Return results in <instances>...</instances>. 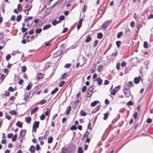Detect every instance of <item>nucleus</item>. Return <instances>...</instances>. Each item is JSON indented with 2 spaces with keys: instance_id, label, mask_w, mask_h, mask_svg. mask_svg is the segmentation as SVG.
<instances>
[{
  "instance_id": "nucleus-13",
  "label": "nucleus",
  "mask_w": 153,
  "mask_h": 153,
  "mask_svg": "<svg viewBox=\"0 0 153 153\" xmlns=\"http://www.w3.org/2000/svg\"><path fill=\"white\" fill-rule=\"evenodd\" d=\"M96 81L97 82L98 84L99 85H101L102 82V80L100 77L96 79Z\"/></svg>"
},
{
  "instance_id": "nucleus-43",
  "label": "nucleus",
  "mask_w": 153,
  "mask_h": 153,
  "mask_svg": "<svg viewBox=\"0 0 153 153\" xmlns=\"http://www.w3.org/2000/svg\"><path fill=\"white\" fill-rule=\"evenodd\" d=\"M108 117V114L107 113H105L104 114L103 119L104 120H106Z\"/></svg>"
},
{
  "instance_id": "nucleus-40",
  "label": "nucleus",
  "mask_w": 153,
  "mask_h": 153,
  "mask_svg": "<svg viewBox=\"0 0 153 153\" xmlns=\"http://www.w3.org/2000/svg\"><path fill=\"white\" fill-rule=\"evenodd\" d=\"M82 23H81V22H78V24H77V26L78 30L79 29V28L81 27V25H82Z\"/></svg>"
},
{
  "instance_id": "nucleus-18",
  "label": "nucleus",
  "mask_w": 153,
  "mask_h": 153,
  "mask_svg": "<svg viewBox=\"0 0 153 153\" xmlns=\"http://www.w3.org/2000/svg\"><path fill=\"white\" fill-rule=\"evenodd\" d=\"M25 120L27 123H30L31 120V118L30 117H28L25 118Z\"/></svg>"
},
{
  "instance_id": "nucleus-28",
  "label": "nucleus",
  "mask_w": 153,
  "mask_h": 153,
  "mask_svg": "<svg viewBox=\"0 0 153 153\" xmlns=\"http://www.w3.org/2000/svg\"><path fill=\"white\" fill-rule=\"evenodd\" d=\"M11 115H16V111L14 110L13 111H9Z\"/></svg>"
},
{
  "instance_id": "nucleus-7",
  "label": "nucleus",
  "mask_w": 153,
  "mask_h": 153,
  "mask_svg": "<svg viewBox=\"0 0 153 153\" xmlns=\"http://www.w3.org/2000/svg\"><path fill=\"white\" fill-rule=\"evenodd\" d=\"M130 87L128 83H126L124 85V88L123 90H130Z\"/></svg>"
},
{
  "instance_id": "nucleus-10",
  "label": "nucleus",
  "mask_w": 153,
  "mask_h": 153,
  "mask_svg": "<svg viewBox=\"0 0 153 153\" xmlns=\"http://www.w3.org/2000/svg\"><path fill=\"white\" fill-rule=\"evenodd\" d=\"M92 94V92L88 90L86 94V96L88 97H90Z\"/></svg>"
},
{
  "instance_id": "nucleus-52",
  "label": "nucleus",
  "mask_w": 153,
  "mask_h": 153,
  "mask_svg": "<svg viewBox=\"0 0 153 153\" xmlns=\"http://www.w3.org/2000/svg\"><path fill=\"white\" fill-rule=\"evenodd\" d=\"M94 88V87L93 86H90L88 90L92 92L93 89Z\"/></svg>"
},
{
  "instance_id": "nucleus-23",
  "label": "nucleus",
  "mask_w": 153,
  "mask_h": 153,
  "mask_svg": "<svg viewBox=\"0 0 153 153\" xmlns=\"http://www.w3.org/2000/svg\"><path fill=\"white\" fill-rule=\"evenodd\" d=\"M60 22H58L56 20H54L52 22V24L54 25H56L57 23H59Z\"/></svg>"
},
{
  "instance_id": "nucleus-46",
  "label": "nucleus",
  "mask_w": 153,
  "mask_h": 153,
  "mask_svg": "<svg viewBox=\"0 0 153 153\" xmlns=\"http://www.w3.org/2000/svg\"><path fill=\"white\" fill-rule=\"evenodd\" d=\"M11 58V56L10 54H8L6 57V60H9Z\"/></svg>"
},
{
  "instance_id": "nucleus-48",
  "label": "nucleus",
  "mask_w": 153,
  "mask_h": 153,
  "mask_svg": "<svg viewBox=\"0 0 153 153\" xmlns=\"http://www.w3.org/2000/svg\"><path fill=\"white\" fill-rule=\"evenodd\" d=\"M47 102V101L45 100H42L40 102V104L42 105L45 103H46Z\"/></svg>"
},
{
  "instance_id": "nucleus-32",
  "label": "nucleus",
  "mask_w": 153,
  "mask_h": 153,
  "mask_svg": "<svg viewBox=\"0 0 153 153\" xmlns=\"http://www.w3.org/2000/svg\"><path fill=\"white\" fill-rule=\"evenodd\" d=\"M17 134H15L12 137V140L14 142L16 140V139L17 137Z\"/></svg>"
},
{
  "instance_id": "nucleus-36",
  "label": "nucleus",
  "mask_w": 153,
  "mask_h": 153,
  "mask_svg": "<svg viewBox=\"0 0 153 153\" xmlns=\"http://www.w3.org/2000/svg\"><path fill=\"white\" fill-rule=\"evenodd\" d=\"M22 19V16L21 15H20L17 16L16 18V21L18 22H19Z\"/></svg>"
},
{
  "instance_id": "nucleus-19",
  "label": "nucleus",
  "mask_w": 153,
  "mask_h": 153,
  "mask_svg": "<svg viewBox=\"0 0 153 153\" xmlns=\"http://www.w3.org/2000/svg\"><path fill=\"white\" fill-rule=\"evenodd\" d=\"M99 102L98 101H95L91 103V106L92 107H94L97 105V103H99Z\"/></svg>"
},
{
  "instance_id": "nucleus-51",
  "label": "nucleus",
  "mask_w": 153,
  "mask_h": 153,
  "mask_svg": "<svg viewBox=\"0 0 153 153\" xmlns=\"http://www.w3.org/2000/svg\"><path fill=\"white\" fill-rule=\"evenodd\" d=\"M128 84H129L130 87H132L133 85V83L132 82H128Z\"/></svg>"
},
{
  "instance_id": "nucleus-60",
  "label": "nucleus",
  "mask_w": 153,
  "mask_h": 153,
  "mask_svg": "<svg viewBox=\"0 0 153 153\" xmlns=\"http://www.w3.org/2000/svg\"><path fill=\"white\" fill-rule=\"evenodd\" d=\"M36 150H39L40 148V146L39 144H37L36 146Z\"/></svg>"
},
{
  "instance_id": "nucleus-38",
  "label": "nucleus",
  "mask_w": 153,
  "mask_h": 153,
  "mask_svg": "<svg viewBox=\"0 0 153 153\" xmlns=\"http://www.w3.org/2000/svg\"><path fill=\"white\" fill-rule=\"evenodd\" d=\"M5 77V76L4 74H2L1 75L0 78V80H1V82L3 80Z\"/></svg>"
},
{
  "instance_id": "nucleus-2",
  "label": "nucleus",
  "mask_w": 153,
  "mask_h": 153,
  "mask_svg": "<svg viewBox=\"0 0 153 153\" xmlns=\"http://www.w3.org/2000/svg\"><path fill=\"white\" fill-rule=\"evenodd\" d=\"M112 20H111L110 21H106L102 25V27L103 28L105 29L107 27L108 25H109L111 22Z\"/></svg>"
},
{
  "instance_id": "nucleus-25",
  "label": "nucleus",
  "mask_w": 153,
  "mask_h": 153,
  "mask_svg": "<svg viewBox=\"0 0 153 153\" xmlns=\"http://www.w3.org/2000/svg\"><path fill=\"white\" fill-rule=\"evenodd\" d=\"M32 85V83H31V84L28 85L26 87V89L27 90H30L31 89Z\"/></svg>"
},
{
  "instance_id": "nucleus-3",
  "label": "nucleus",
  "mask_w": 153,
  "mask_h": 153,
  "mask_svg": "<svg viewBox=\"0 0 153 153\" xmlns=\"http://www.w3.org/2000/svg\"><path fill=\"white\" fill-rule=\"evenodd\" d=\"M124 93L126 97H128L131 95V92L130 90H123Z\"/></svg>"
},
{
  "instance_id": "nucleus-42",
  "label": "nucleus",
  "mask_w": 153,
  "mask_h": 153,
  "mask_svg": "<svg viewBox=\"0 0 153 153\" xmlns=\"http://www.w3.org/2000/svg\"><path fill=\"white\" fill-rule=\"evenodd\" d=\"M86 88H87V87L85 86H83V87L82 88V92H85L86 91Z\"/></svg>"
},
{
  "instance_id": "nucleus-1",
  "label": "nucleus",
  "mask_w": 153,
  "mask_h": 153,
  "mask_svg": "<svg viewBox=\"0 0 153 153\" xmlns=\"http://www.w3.org/2000/svg\"><path fill=\"white\" fill-rule=\"evenodd\" d=\"M120 88V85L116 87L115 88L113 89L112 91H111V94L113 95H115Z\"/></svg>"
},
{
  "instance_id": "nucleus-62",
  "label": "nucleus",
  "mask_w": 153,
  "mask_h": 153,
  "mask_svg": "<svg viewBox=\"0 0 153 153\" xmlns=\"http://www.w3.org/2000/svg\"><path fill=\"white\" fill-rule=\"evenodd\" d=\"M34 33V30L33 29H32L31 30H30L29 32V33L30 34H32Z\"/></svg>"
},
{
  "instance_id": "nucleus-22",
  "label": "nucleus",
  "mask_w": 153,
  "mask_h": 153,
  "mask_svg": "<svg viewBox=\"0 0 153 153\" xmlns=\"http://www.w3.org/2000/svg\"><path fill=\"white\" fill-rule=\"evenodd\" d=\"M42 31V29L40 28H37L35 30V33H39Z\"/></svg>"
},
{
  "instance_id": "nucleus-21",
  "label": "nucleus",
  "mask_w": 153,
  "mask_h": 153,
  "mask_svg": "<svg viewBox=\"0 0 153 153\" xmlns=\"http://www.w3.org/2000/svg\"><path fill=\"white\" fill-rule=\"evenodd\" d=\"M17 9L20 12H21L22 10V7L21 5L20 4H19L18 5Z\"/></svg>"
},
{
  "instance_id": "nucleus-61",
  "label": "nucleus",
  "mask_w": 153,
  "mask_h": 153,
  "mask_svg": "<svg viewBox=\"0 0 153 153\" xmlns=\"http://www.w3.org/2000/svg\"><path fill=\"white\" fill-rule=\"evenodd\" d=\"M8 90L9 91L12 92L14 91V89L12 87H10L8 89Z\"/></svg>"
},
{
  "instance_id": "nucleus-64",
  "label": "nucleus",
  "mask_w": 153,
  "mask_h": 153,
  "mask_svg": "<svg viewBox=\"0 0 153 153\" xmlns=\"http://www.w3.org/2000/svg\"><path fill=\"white\" fill-rule=\"evenodd\" d=\"M153 18V14H150L148 17V19H152Z\"/></svg>"
},
{
  "instance_id": "nucleus-11",
  "label": "nucleus",
  "mask_w": 153,
  "mask_h": 153,
  "mask_svg": "<svg viewBox=\"0 0 153 153\" xmlns=\"http://www.w3.org/2000/svg\"><path fill=\"white\" fill-rule=\"evenodd\" d=\"M38 107H36L35 108H34L33 109H32L31 111V115L33 114L34 113L36 112L38 110Z\"/></svg>"
},
{
  "instance_id": "nucleus-14",
  "label": "nucleus",
  "mask_w": 153,
  "mask_h": 153,
  "mask_svg": "<svg viewBox=\"0 0 153 153\" xmlns=\"http://www.w3.org/2000/svg\"><path fill=\"white\" fill-rule=\"evenodd\" d=\"M39 125H33V131L36 132V128H38Z\"/></svg>"
},
{
  "instance_id": "nucleus-8",
  "label": "nucleus",
  "mask_w": 153,
  "mask_h": 153,
  "mask_svg": "<svg viewBox=\"0 0 153 153\" xmlns=\"http://www.w3.org/2000/svg\"><path fill=\"white\" fill-rule=\"evenodd\" d=\"M141 79V78L140 76L138 77H135L134 79V83L135 84L138 83L140 82Z\"/></svg>"
},
{
  "instance_id": "nucleus-30",
  "label": "nucleus",
  "mask_w": 153,
  "mask_h": 153,
  "mask_svg": "<svg viewBox=\"0 0 153 153\" xmlns=\"http://www.w3.org/2000/svg\"><path fill=\"white\" fill-rule=\"evenodd\" d=\"M78 153H83V149L81 147H79L78 150Z\"/></svg>"
},
{
  "instance_id": "nucleus-27",
  "label": "nucleus",
  "mask_w": 153,
  "mask_h": 153,
  "mask_svg": "<svg viewBox=\"0 0 153 153\" xmlns=\"http://www.w3.org/2000/svg\"><path fill=\"white\" fill-rule=\"evenodd\" d=\"M53 140V138L52 137H50L48 138V142L49 143H52Z\"/></svg>"
},
{
  "instance_id": "nucleus-37",
  "label": "nucleus",
  "mask_w": 153,
  "mask_h": 153,
  "mask_svg": "<svg viewBox=\"0 0 153 153\" xmlns=\"http://www.w3.org/2000/svg\"><path fill=\"white\" fill-rule=\"evenodd\" d=\"M5 117L7 119L10 120L11 119V117L8 115L7 113H6L5 114Z\"/></svg>"
},
{
  "instance_id": "nucleus-29",
  "label": "nucleus",
  "mask_w": 153,
  "mask_h": 153,
  "mask_svg": "<svg viewBox=\"0 0 153 153\" xmlns=\"http://www.w3.org/2000/svg\"><path fill=\"white\" fill-rule=\"evenodd\" d=\"M89 134V133L88 131H86L84 134V137H88Z\"/></svg>"
},
{
  "instance_id": "nucleus-45",
  "label": "nucleus",
  "mask_w": 153,
  "mask_h": 153,
  "mask_svg": "<svg viewBox=\"0 0 153 153\" xmlns=\"http://www.w3.org/2000/svg\"><path fill=\"white\" fill-rule=\"evenodd\" d=\"M121 42L120 41H117L116 42V44L117 47L119 48L120 46Z\"/></svg>"
},
{
  "instance_id": "nucleus-33",
  "label": "nucleus",
  "mask_w": 153,
  "mask_h": 153,
  "mask_svg": "<svg viewBox=\"0 0 153 153\" xmlns=\"http://www.w3.org/2000/svg\"><path fill=\"white\" fill-rule=\"evenodd\" d=\"M80 114L82 116H85L86 115V113L83 110L81 111Z\"/></svg>"
},
{
  "instance_id": "nucleus-34",
  "label": "nucleus",
  "mask_w": 153,
  "mask_h": 153,
  "mask_svg": "<svg viewBox=\"0 0 153 153\" xmlns=\"http://www.w3.org/2000/svg\"><path fill=\"white\" fill-rule=\"evenodd\" d=\"M123 33L122 32H120L117 34V36L118 38H120L123 35Z\"/></svg>"
},
{
  "instance_id": "nucleus-12",
  "label": "nucleus",
  "mask_w": 153,
  "mask_h": 153,
  "mask_svg": "<svg viewBox=\"0 0 153 153\" xmlns=\"http://www.w3.org/2000/svg\"><path fill=\"white\" fill-rule=\"evenodd\" d=\"M33 18V16L27 17L25 19L24 21L25 22H28L29 21L31 20Z\"/></svg>"
},
{
  "instance_id": "nucleus-44",
  "label": "nucleus",
  "mask_w": 153,
  "mask_h": 153,
  "mask_svg": "<svg viewBox=\"0 0 153 153\" xmlns=\"http://www.w3.org/2000/svg\"><path fill=\"white\" fill-rule=\"evenodd\" d=\"M133 105V103L130 100L127 102V105Z\"/></svg>"
},
{
  "instance_id": "nucleus-15",
  "label": "nucleus",
  "mask_w": 153,
  "mask_h": 153,
  "mask_svg": "<svg viewBox=\"0 0 153 153\" xmlns=\"http://www.w3.org/2000/svg\"><path fill=\"white\" fill-rule=\"evenodd\" d=\"M71 110V106H69L66 108V114H68L70 113Z\"/></svg>"
},
{
  "instance_id": "nucleus-16",
  "label": "nucleus",
  "mask_w": 153,
  "mask_h": 153,
  "mask_svg": "<svg viewBox=\"0 0 153 153\" xmlns=\"http://www.w3.org/2000/svg\"><path fill=\"white\" fill-rule=\"evenodd\" d=\"M40 22L39 19H36L34 20V22L35 24L33 25V27H35V26H36L38 25V23Z\"/></svg>"
},
{
  "instance_id": "nucleus-55",
  "label": "nucleus",
  "mask_w": 153,
  "mask_h": 153,
  "mask_svg": "<svg viewBox=\"0 0 153 153\" xmlns=\"http://www.w3.org/2000/svg\"><path fill=\"white\" fill-rule=\"evenodd\" d=\"M49 109L48 108H47V109H46V112H45V114L46 115V116H47L48 114V113H49Z\"/></svg>"
},
{
  "instance_id": "nucleus-47",
  "label": "nucleus",
  "mask_w": 153,
  "mask_h": 153,
  "mask_svg": "<svg viewBox=\"0 0 153 153\" xmlns=\"http://www.w3.org/2000/svg\"><path fill=\"white\" fill-rule=\"evenodd\" d=\"M71 66V64H66L65 66L64 67L65 68H69L70 66Z\"/></svg>"
},
{
  "instance_id": "nucleus-57",
  "label": "nucleus",
  "mask_w": 153,
  "mask_h": 153,
  "mask_svg": "<svg viewBox=\"0 0 153 153\" xmlns=\"http://www.w3.org/2000/svg\"><path fill=\"white\" fill-rule=\"evenodd\" d=\"M45 118V115L43 114H42L40 117V119L41 120H44Z\"/></svg>"
},
{
  "instance_id": "nucleus-17",
  "label": "nucleus",
  "mask_w": 153,
  "mask_h": 153,
  "mask_svg": "<svg viewBox=\"0 0 153 153\" xmlns=\"http://www.w3.org/2000/svg\"><path fill=\"white\" fill-rule=\"evenodd\" d=\"M51 26V25L50 24L46 25L44 26L43 29L44 30H46L49 28Z\"/></svg>"
},
{
  "instance_id": "nucleus-24",
  "label": "nucleus",
  "mask_w": 153,
  "mask_h": 153,
  "mask_svg": "<svg viewBox=\"0 0 153 153\" xmlns=\"http://www.w3.org/2000/svg\"><path fill=\"white\" fill-rule=\"evenodd\" d=\"M58 90V88H55L54 90L52 91L51 92V94L53 95L55 94Z\"/></svg>"
},
{
  "instance_id": "nucleus-63",
  "label": "nucleus",
  "mask_w": 153,
  "mask_h": 153,
  "mask_svg": "<svg viewBox=\"0 0 153 153\" xmlns=\"http://www.w3.org/2000/svg\"><path fill=\"white\" fill-rule=\"evenodd\" d=\"M86 9H87L86 6L85 5L83 7V8L82 9V11L84 13L86 11Z\"/></svg>"
},
{
  "instance_id": "nucleus-39",
  "label": "nucleus",
  "mask_w": 153,
  "mask_h": 153,
  "mask_svg": "<svg viewBox=\"0 0 153 153\" xmlns=\"http://www.w3.org/2000/svg\"><path fill=\"white\" fill-rule=\"evenodd\" d=\"M26 70V68L25 66H23L22 68V71L23 72H25Z\"/></svg>"
},
{
  "instance_id": "nucleus-4",
  "label": "nucleus",
  "mask_w": 153,
  "mask_h": 153,
  "mask_svg": "<svg viewBox=\"0 0 153 153\" xmlns=\"http://www.w3.org/2000/svg\"><path fill=\"white\" fill-rule=\"evenodd\" d=\"M26 132V130H22L20 132L19 135V137H21L22 138H23V137L25 136Z\"/></svg>"
},
{
  "instance_id": "nucleus-31",
  "label": "nucleus",
  "mask_w": 153,
  "mask_h": 153,
  "mask_svg": "<svg viewBox=\"0 0 153 153\" xmlns=\"http://www.w3.org/2000/svg\"><path fill=\"white\" fill-rule=\"evenodd\" d=\"M143 46L145 48H147L148 47V43L147 42H145L143 43Z\"/></svg>"
},
{
  "instance_id": "nucleus-26",
  "label": "nucleus",
  "mask_w": 153,
  "mask_h": 153,
  "mask_svg": "<svg viewBox=\"0 0 153 153\" xmlns=\"http://www.w3.org/2000/svg\"><path fill=\"white\" fill-rule=\"evenodd\" d=\"M77 127L75 126V125H73L70 128V129L72 130H75L77 129Z\"/></svg>"
},
{
  "instance_id": "nucleus-50",
  "label": "nucleus",
  "mask_w": 153,
  "mask_h": 153,
  "mask_svg": "<svg viewBox=\"0 0 153 153\" xmlns=\"http://www.w3.org/2000/svg\"><path fill=\"white\" fill-rule=\"evenodd\" d=\"M21 30H22V32H24L26 31L27 30V29L24 27H22L21 29Z\"/></svg>"
},
{
  "instance_id": "nucleus-54",
  "label": "nucleus",
  "mask_w": 153,
  "mask_h": 153,
  "mask_svg": "<svg viewBox=\"0 0 153 153\" xmlns=\"http://www.w3.org/2000/svg\"><path fill=\"white\" fill-rule=\"evenodd\" d=\"M152 119L149 118H148L146 120V122L148 123H151L152 122Z\"/></svg>"
},
{
  "instance_id": "nucleus-59",
  "label": "nucleus",
  "mask_w": 153,
  "mask_h": 153,
  "mask_svg": "<svg viewBox=\"0 0 153 153\" xmlns=\"http://www.w3.org/2000/svg\"><path fill=\"white\" fill-rule=\"evenodd\" d=\"M23 79H21L19 80V81L18 82V83L19 84L21 85H22L23 83Z\"/></svg>"
},
{
  "instance_id": "nucleus-35",
  "label": "nucleus",
  "mask_w": 153,
  "mask_h": 153,
  "mask_svg": "<svg viewBox=\"0 0 153 153\" xmlns=\"http://www.w3.org/2000/svg\"><path fill=\"white\" fill-rule=\"evenodd\" d=\"M102 37V33H97V37L99 39H101Z\"/></svg>"
},
{
  "instance_id": "nucleus-6",
  "label": "nucleus",
  "mask_w": 153,
  "mask_h": 153,
  "mask_svg": "<svg viewBox=\"0 0 153 153\" xmlns=\"http://www.w3.org/2000/svg\"><path fill=\"white\" fill-rule=\"evenodd\" d=\"M43 75L42 74L39 73L36 76V79L37 80H39L40 79L43 78Z\"/></svg>"
},
{
  "instance_id": "nucleus-5",
  "label": "nucleus",
  "mask_w": 153,
  "mask_h": 153,
  "mask_svg": "<svg viewBox=\"0 0 153 153\" xmlns=\"http://www.w3.org/2000/svg\"><path fill=\"white\" fill-rule=\"evenodd\" d=\"M35 149V146L33 145H32L29 148V151L30 153H34Z\"/></svg>"
},
{
  "instance_id": "nucleus-58",
  "label": "nucleus",
  "mask_w": 153,
  "mask_h": 153,
  "mask_svg": "<svg viewBox=\"0 0 153 153\" xmlns=\"http://www.w3.org/2000/svg\"><path fill=\"white\" fill-rule=\"evenodd\" d=\"M103 66L101 65H99L98 67V71H101V68H102Z\"/></svg>"
},
{
  "instance_id": "nucleus-20",
  "label": "nucleus",
  "mask_w": 153,
  "mask_h": 153,
  "mask_svg": "<svg viewBox=\"0 0 153 153\" xmlns=\"http://www.w3.org/2000/svg\"><path fill=\"white\" fill-rule=\"evenodd\" d=\"M91 38L90 36H88L87 38L85 39L86 42H89L91 40Z\"/></svg>"
},
{
  "instance_id": "nucleus-53",
  "label": "nucleus",
  "mask_w": 153,
  "mask_h": 153,
  "mask_svg": "<svg viewBox=\"0 0 153 153\" xmlns=\"http://www.w3.org/2000/svg\"><path fill=\"white\" fill-rule=\"evenodd\" d=\"M65 82L64 81H62L60 82L59 85V86L60 87H62L65 83Z\"/></svg>"
},
{
  "instance_id": "nucleus-49",
  "label": "nucleus",
  "mask_w": 153,
  "mask_h": 153,
  "mask_svg": "<svg viewBox=\"0 0 153 153\" xmlns=\"http://www.w3.org/2000/svg\"><path fill=\"white\" fill-rule=\"evenodd\" d=\"M64 19L65 17L63 16H61L59 18V19L60 21H62Z\"/></svg>"
},
{
  "instance_id": "nucleus-56",
  "label": "nucleus",
  "mask_w": 153,
  "mask_h": 153,
  "mask_svg": "<svg viewBox=\"0 0 153 153\" xmlns=\"http://www.w3.org/2000/svg\"><path fill=\"white\" fill-rule=\"evenodd\" d=\"M13 135V134L10 133L7 135V137L8 138H10L12 137Z\"/></svg>"
},
{
  "instance_id": "nucleus-41",
  "label": "nucleus",
  "mask_w": 153,
  "mask_h": 153,
  "mask_svg": "<svg viewBox=\"0 0 153 153\" xmlns=\"http://www.w3.org/2000/svg\"><path fill=\"white\" fill-rule=\"evenodd\" d=\"M98 41L97 40H95L94 43V45H93V47L94 48L98 44Z\"/></svg>"
},
{
  "instance_id": "nucleus-9",
  "label": "nucleus",
  "mask_w": 153,
  "mask_h": 153,
  "mask_svg": "<svg viewBox=\"0 0 153 153\" xmlns=\"http://www.w3.org/2000/svg\"><path fill=\"white\" fill-rule=\"evenodd\" d=\"M100 108V106L98 105L93 110L92 113H96L99 110Z\"/></svg>"
}]
</instances>
